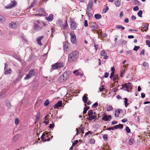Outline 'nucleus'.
I'll return each instance as SVG.
<instances>
[{"label":"nucleus","instance_id":"a18cd8bd","mask_svg":"<svg viewBox=\"0 0 150 150\" xmlns=\"http://www.w3.org/2000/svg\"><path fill=\"white\" fill-rule=\"evenodd\" d=\"M93 133V132H91V131H89L88 132H86L85 134V136H87V135H89V136L90 135H91Z\"/></svg>","mask_w":150,"mask_h":150},{"label":"nucleus","instance_id":"3c124183","mask_svg":"<svg viewBox=\"0 0 150 150\" xmlns=\"http://www.w3.org/2000/svg\"><path fill=\"white\" fill-rule=\"evenodd\" d=\"M19 119L18 118H16L15 119V123L16 125H17L19 123Z\"/></svg>","mask_w":150,"mask_h":150},{"label":"nucleus","instance_id":"4be33fe9","mask_svg":"<svg viewBox=\"0 0 150 150\" xmlns=\"http://www.w3.org/2000/svg\"><path fill=\"white\" fill-rule=\"evenodd\" d=\"M46 135V134L43 133L41 137V139L44 142H45L47 141H49L50 140V138H48V140H47L46 138H45V137Z\"/></svg>","mask_w":150,"mask_h":150},{"label":"nucleus","instance_id":"680f3d73","mask_svg":"<svg viewBox=\"0 0 150 150\" xmlns=\"http://www.w3.org/2000/svg\"><path fill=\"white\" fill-rule=\"evenodd\" d=\"M109 73L107 72H105V73L104 76L106 78H107L109 75Z\"/></svg>","mask_w":150,"mask_h":150},{"label":"nucleus","instance_id":"9d476101","mask_svg":"<svg viewBox=\"0 0 150 150\" xmlns=\"http://www.w3.org/2000/svg\"><path fill=\"white\" fill-rule=\"evenodd\" d=\"M111 118V115H107L105 114L102 118V120L105 121H110Z\"/></svg>","mask_w":150,"mask_h":150},{"label":"nucleus","instance_id":"c756f323","mask_svg":"<svg viewBox=\"0 0 150 150\" xmlns=\"http://www.w3.org/2000/svg\"><path fill=\"white\" fill-rule=\"evenodd\" d=\"M115 28L118 29H121L122 30H124L125 29V28L121 25H116L115 26Z\"/></svg>","mask_w":150,"mask_h":150},{"label":"nucleus","instance_id":"e2e57ef3","mask_svg":"<svg viewBox=\"0 0 150 150\" xmlns=\"http://www.w3.org/2000/svg\"><path fill=\"white\" fill-rule=\"evenodd\" d=\"M132 53V51L131 50L127 51L126 52V55H128L129 54L131 55Z\"/></svg>","mask_w":150,"mask_h":150},{"label":"nucleus","instance_id":"dca6fc26","mask_svg":"<svg viewBox=\"0 0 150 150\" xmlns=\"http://www.w3.org/2000/svg\"><path fill=\"white\" fill-rule=\"evenodd\" d=\"M40 112L38 113L36 117L35 120V124H36L38 122L40 119Z\"/></svg>","mask_w":150,"mask_h":150},{"label":"nucleus","instance_id":"4c0bfd02","mask_svg":"<svg viewBox=\"0 0 150 150\" xmlns=\"http://www.w3.org/2000/svg\"><path fill=\"white\" fill-rule=\"evenodd\" d=\"M133 138H130L129 142V144L130 145H132L133 143Z\"/></svg>","mask_w":150,"mask_h":150},{"label":"nucleus","instance_id":"6e6552de","mask_svg":"<svg viewBox=\"0 0 150 150\" xmlns=\"http://www.w3.org/2000/svg\"><path fill=\"white\" fill-rule=\"evenodd\" d=\"M16 2L15 1H11L10 4L5 6L6 9H10L15 6L16 4Z\"/></svg>","mask_w":150,"mask_h":150},{"label":"nucleus","instance_id":"72a5a7b5","mask_svg":"<svg viewBox=\"0 0 150 150\" xmlns=\"http://www.w3.org/2000/svg\"><path fill=\"white\" fill-rule=\"evenodd\" d=\"M109 9L108 7V6H106L105 8L102 11L103 13H105L108 11Z\"/></svg>","mask_w":150,"mask_h":150},{"label":"nucleus","instance_id":"37998d69","mask_svg":"<svg viewBox=\"0 0 150 150\" xmlns=\"http://www.w3.org/2000/svg\"><path fill=\"white\" fill-rule=\"evenodd\" d=\"M49 103V101L48 99H47L46 101L44 103V105L45 106H47Z\"/></svg>","mask_w":150,"mask_h":150},{"label":"nucleus","instance_id":"e433bc0d","mask_svg":"<svg viewBox=\"0 0 150 150\" xmlns=\"http://www.w3.org/2000/svg\"><path fill=\"white\" fill-rule=\"evenodd\" d=\"M124 103H125V107H126L129 104L128 103V99L127 98H124Z\"/></svg>","mask_w":150,"mask_h":150},{"label":"nucleus","instance_id":"7c9ffc66","mask_svg":"<svg viewBox=\"0 0 150 150\" xmlns=\"http://www.w3.org/2000/svg\"><path fill=\"white\" fill-rule=\"evenodd\" d=\"M57 63L58 64V68L59 69H60V68L63 67L64 66V63L62 62H57Z\"/></svg>","mask_w":150,"mask_h":150},{"label":"nucleus","instance_id":"4468645a","mask_svg":"<svg viewBox=\"0 0 150 150\" xmlns=\"http://www.w3.org/2000/svg\"><path fill=\"white\" fill-rule=\"evenodd\" d=\"M43 38L44 36H42L38 37L37 39V43L40 46H41L42 45V44L41 42V40Z\"/></svg>","mask_w":150,"mask_h":150},{"label":"nucleus","instance_id":"393cba45","mask_svg":"<svg viewBox=\"0 0 150 150\" xmlns=\"http://www.w3.org/2000/svg\"><path fill=\"white\" fill-rule=\"evenodd\" d=\"M83 100L84 103H86L87 102L88 98L86 94H84L83 97Z\"/></svg>","mask_w":150,"mask_h":150},{"label":"nucleus","instance_id":"a878e982","mask_svg":"<svg viewBox=\"0 0 150 150\" xmlns=\"http://www.w3.org/2000/svg\"><path fill=\"white\" fill-rule=\"evenodd\" d=\"M115 4L117 7H119L121 4L120 1L119 0H117L115 1Z\"/></svg>","mask_w":150,"mask_h":150},{"label":"nucleus","instance_id":"864d4df0","mask_svg":"<svg viewBox=\"0 0 150 150\" xmlns=\"http://www.w3.org/2000/svg\"><path fill=\"white\" fill-rule=\"evenodd\" d=\"M143 65L145 67H148V63L146 62L143 63Z\"/></svg>","mask_w":150,"mask_h":150},{"label":"nucleus","instance_id":"2f4dec72","mask_svg":"<svg viewBox=\"0 0 150 150\" xmlns=\"http://www.w3.org/2000/svg\"><path fill=\"white\" fill-rule=\"evenodd\" d=\"M94 17L97 19H99L102 17V16L100 14H97L94 15Z\"/></svg>","mask_w":150,"mask_h":150},{"label":"nucleus","instance_id":"2eb2a0df","mask_svg":"<svg viewBox=\"0 0 150 150\" xmlns=\"http://www.w3.org/2000/svg\"><path fill=\"white\" fill-rule=\"evenodd\" d=\"M9 26L12 28H16L17 26V25L16 23L15 22H11L9 24Z\"/></svg>","mask_w":150,"mask_h":150},{"label":"nucleus","instance_id":"09e8293b","mask_svg":"<svg viewBox=\"0 0 150 150\" xmlns=\"http://www.w3.org/2000/svg\"><path fill=\"white\" fill-rule=\"evenodd\" d=\"M103 138L106 141L108 139V136L107 134H105L103 135Z\"/></svg>","mask_w":150,"mask_h":150},{"label":"nucleus","instance_id":"79ce46f5","mask_svg":"<svg viewBox=\"0 0 150 150\" xmlns=\"http://www.w3.org/2000/svg\"><path fill=\"white\" fill-rule=\"evenodd\" d=\"M113 109V108L111 105L109 106L107 109V111H111Z\"/></svg>","mask_w":150,"mask_h":150},{"label":"nucleus","instance_id":"774afa93","mask_svg":"<svg viewBox=\"0 0 150 150\" xmlns=\"http://www.w3.org/2000/svg\"><path fill=\"white\" fill-rule=\"evenodd\" d=\"M91 144H94V139H90L89 142Z\"/></svg>","mask_w":150,"mask_h":150},{"label":"nucleus","instance_id":"f8f14e48","mask_svg":"<svg viewBox=\"0 0 150 150\" xmlns=\"http://www.w3.org/2000/svg\"><path fill=\"white\" fill-rule=\"evenodd\" d=\"M62 105V101H59L57 103H56L54 106V109H56L58 108L61 107Z\"/></svg>","mask_w":150,"mask_h":150},{"label":"nucleus","instance_id":"39448f33","mask_svg":"<svg viewBox=\"0 0 150 150\" xmlns=\"http://www.w3.org/2000/svg\"><path fill=\"white\" fill-rule=\"evenodd\" d=\"M96 33L98 34V36L100 35L104 38H106L107 36V34L106 33H102V30L99 29V28L97 27L95 29H94V33Z\"/></svg>","mask_w":150,"mask_h":150},{"label":"nucleus","instance_id":"f03ea898","mask_svg":"<svg viewBox=\"0 0 150 150\" xmlns=\"http://www.w3.org/2000/svg\"><path fill=\"white\" fill-rule=\"evenodd\" d=\"M70 74V72L68 71L65 72L59 78V81L62 83L65 81Z\"/></svg>","mask_w":150,"mask_h":150},{"label":"nucleus","instance_id":"13d9d810","mask_svg":"<svg viewBox=\"0 0 150 150\" xmlns=\"http://www.w3.org/2000/svg\"><path fill=\"white\" fill-rule=\"evenodd\" d=\"M89 116V117L88 118V119L89 120H91L94 119V115H91Z\"/></svg>","mask_w":150,"mask_h":150},{"label":"nucleus","instance_id":"9b49d317","mask_svg":"<svg viewBox=\"0 0 150 150\" xmlns=\"http://www.w3.org/2000/svg\"><path fill=\"white\" fill-rule=\"evenodd\" d=\"M149 24L148 23H143L142 25V28H143L145 31H146L148 29Z\"/></svg>","mask_w":150,"mask_h":150},{"label":"nucleus","instance_id":"bb28decb","mask_svg":"<svg viewBox=\"0 0 150 150\" xmlns=\"http://www.w3.org/2000/svg\"><path fill=\"white\" fill-rule=\"evenodd\" d=\"M62 25V28L63 29H65L67 28V27L68 26V25L67 23V20H65V23L63 24Z\"/></svg>","mask_w":150,"mask_h":150},{"label":"nucleus","instance_id":"c85d7f7f","mask_svg":"<svg viewBox=\"0 0 150 150\" xmlns=\"http://www.w3.org/2000/svg\"><path fill=\"white\" fill-rule=\"evenodd\" d=\"M123 124H120L118 125H115V127L116 128V129H122L123 128Z\"/></svg>","mask_w":150,"mask_h":150},{"label":"nucleus","instance_id":"bf43d9fd","mask_svg":"<svg viewBox=\"0 0 150 150\" xmlns=\"http://www.w3.org/2000/svg\"><path fill=\"white\" fill-rule=\"evenodd\" d=\"M105 89V88H104V86L103 85H102L100 88V91H103Z\"/></svg>","mask_w":150,"mask_h":150},{"label":"nucleus","instance_id":"cd10ccee","mask_svg":"<svg viewBox=\"0 0 150 150\" xmlns=\"http://www.w3.org/2000/svg\"><path fill=\"white\" fill-rule=\"evenodd\" d=\"M86 104L85 105V106H86L84 107V110L83 111V114H85L86 113L87 110L89 108V107L88 106H86Z\"/></svg>","mask_w":150,"mask_h":150},{"label":"nucleus","instance_id":"6ab92c4d","mask_svg":"<svg viewBox=\"0 0 150 150\" xmlns=\"http://www.w3.org/2000/svg\"><path fill=\"white\" fill-rule=\"evenodd\" d=\"M52 68L51 69L52 70H53L54 69H58V66L57 63H56L52 66Z\"/></svg>","mask_w":150,"mask_h":150},{"label":"nucleus","instance_id":"1a4fd4ad","mask_svg":"<svg viewBox=\"0 0 150 150\" xmlns=\"http://www.w3.org/2000/svg\"><path fill=\"white\" fill-rule=\"evenodd\" d=\"M73 73L76 76H81L83 75V72H81L79 69L75 70L73 72Z\"/></svg>","mask_w":150,"mask_h":150},{"label":"nucleus","instance_id":"f3484780","mask_svg":"<svg viewBox=\"0 0 150 150\" xmlns=\"http://www.w3.org/2000/svg\"><path fill=\"white\" fill-rule=\"evenodd\" d=\"M122 111V110L121 109H119L115 111V116L116 117H118L121 111Z\"/></svg>","mask_w":150,"mask_h":150},{"label":"nucleus","instance_id":"b1692460","mask_svg":"<svg viewBox=\"0 0 150 150\" xmlns=\"http://www.w3.org/2000/svg\"><path fill=\"white\" fill-rule=\"evenodd\" d=\"M5 71L4 72V74H10L12 72V70L11 69H5Z\"/></svg>","mask_w":150,"mask_h":150},{"label":"nucleus","instance_id":"0e129e2a","mask_svg":"<svg viewBox=\"0 0 150 150\" xmlns=\"http://www.w3.org/2000/svg\"><path fill=\"white\" fill-rule=\"evenodd\" d=\"M124 15V13L123 11H121L120 12V17L121 18Z\"/></svg>","mask_w":150,"mask_h":150},{"label":"nucleus","instance_id":"473e14b6","mask_svg":"<svg viewBox=\"0 0 150 150\" xmlns=\"http://www.w3.org/2000/svg\"><path fill=\"white\" fill-rule=\"evenodd\" d=\"M125 69L122 70L120 71V76L121 77H123L124 75V74L125 72Z\"/></svg>","mask_w":150,"mask_h":150},{"label":"nucleus","instance_id":"8fccbe9b","mask_svg":"<svg viewBox=\"0 0 150 150\" xmlns=\"http://www.w3.org/2000/svg\"><path fill=\"white\" fill-rule=\"evenodd\" d=\"M118 79V77L117 75L113 77V81L115 82V83L116 80L117 79Z\"/></svg>","mask_w":150,"mask_h":150},{"label":"nucleus","instance_id":"de8ad7c7","mask_svg":"<svg viewBox=\"0 0 150 150\" xmlns=\"http://www.w3.org/2000/svg\"><path fill=\"white\" fill-rule=\"evenodd\" d=\"M93 114V111L92 110H89L88 112V116L92 115Z\"/></svg>","mask_w":150,"mask_h":150},{"label":"nucleus","instance_id":"aec40b11","mask_svg":"<svg viewBox=\"0 0 150 150\" xmlns=\"http://www.w3.org/2000/svg\"><path fill=\"white\" fill-rule=\"evenodd\" d=\"M52 68L51 69L52 70H53L54 69H58V66L57 63H56L52 66Z\"/></svg>","mask_w":150,"mask_h":150},{"label":"nucleus","instance_id":"f704fd0d","mask_svg":"<svg viewBox=\"0 0 150 150\" xmlns=\"http://www.w3.org/2000/svg\"><path fill=\"white\" fill-rule=\"evenodd\" d=\"M42 101V100L41 99H38L36 103V105H41Z\"/></svg>","mask_w":150,"mask_h":150},{"label":"nucleus","instance_id":"20e7f679","mask_svg":"<svg viewBox=\"0 0 150 150\" xmlns=\"http://www.w3.org/2000/svg\"><path fill=\"white\" fill-rule=\"evenodd\" d=\"M36 74V72L34 69H31L30 70L26 76L24 78L25 80H28L31 78L33 76H35Z\"/></svg>","mask_w":150,"mask_h":150},{"label":"nucleus","instance_id":"0eeeda50","mask_svg":"<svg viewBox=\"0 0 150 150\" xmlns=\"http://www.w3.org/2000/svg\"><path fill=\"white\" fill-rule=\"evenodd\" d=\"M71 37V41L73 44H76V36L74 32H70V33Z\"/></svg>","mask_w":150,"mask_h":150},{"label":"nucleus","instance_id":"4d7b16f0","mask_svg":"<svg viewBox=\"0 0 150 150\" xmlns=\"http://www.w3.org/2000/svg\"><path fill=\"white\" fill-rule=\"evenodd\" d=\"M146 45H148L149 47H150V41L147 40H146Z\"/></svg>","mask_w":150,"mask_h":150},{"label":"nucleus","instance_id":"c9c22d12","mask_svg":"<svg viewBox=\"0 0 150 150\" xmlns=\"http://www.w3.org/2000/svg\"><path fill=\"white\" fill-rule=\"evenodd\" d=\"M6 21L5 18L0 15V21L4 22Z\"/></svg>","mask_w":150,"mask_h":150},{"label":"nucleus","instance_id":"412c9836","mask_svg":"<svg viewBox=\"0 0 150 150\" xmlns=\"http://www.w3.org/2000/svg\"><path fill=\"white\" fill-rule=\"evenodd\" d=\"M69 43L67 42H64V48L65 51H67L69 49Z\"/></svg>","mask_w":150,"mask_h":150},{"label":"nucleus","instance_id":"5701e85b","mask_svg":"<svg viewBox=\"0 0 150 150\" xmlns=\"http://www.w3.org/2000/svg\"><path fill=\"white\" fill-rule=\"evenodd\" d=\"M34 28L35 30H40L42 29L41 27L39 25L36 24L34 25Z\"/></svg>","mask_w":150,"mask_h":150},{"label":"nucleus","instance_id":"603ef678","mask_svg":"<svg viewBox=\"0 0 150 150\" xmlns=\"http://www.w3.org/2000/svg\"><path fill=\"white\" fill-rule=\"evenodd\" d=\"M140 48L139 46H135L133 49V50L134 51H137V50Z\"/></svg>","mask_w":150,"mask_h":150},{"label":"nucleus","instance_id":"7ed1b4c3","mask_svg":"<svg viewBox=\"0 0 150 150\" xmlns=\"http://www.w3.org/2000/svg\"><path fill=\"white\" fill-rule=\"evenodd\" d=\"M122 87L121 88V89H123L124 91L129 92L130 91L132 90V85L131 83L128 82V83H125L123 84H122Z\"/></svg>","mask_w":150,"mask_h":150},{"label":"nucleus","instance_id":"ddd939ff","mask_svg":"<svg viewBox=\"0 0 150 150\" xmlns=\"http://www.w3.org/2000/svg\"><path fill=\"white\" fill-rule=\"evenodd\" d=\"M93 6V1L92 0H89L87 5V9L89 10L91 9Z\"/></svg>","mask_w":150,"mask_h":150},{"label":"nucleus","instance_id":"49530a36","mask_svg":"<svg viewBox=\"0 0 150 150\" xmlns=\"http://www.w3.org/2000/svg\"><path fill=\"white\" fill-rule=\"evenodd\" d=\"M142 10H140L139 12L137 14L138 16L140 17H142Z\"/></svg>","mask_w":150,"mask_h":150},{"label":"nucleus","instance_id":"58836bf2","mask_svg":"<svg viewBox=\"0 0 150 150\" xmlns=\"http://www.w3.org/2000/svg\"><path fill=\"white\" fill-rule=\"evenodd\" d=\"M107 52L105 50H102L100 52V54L102 56H105Z\"/></svg>","mask_w":150,"mask_h":150},{"label":"nucleus","instance_id":"ea45409f","mask_svg":"<svg viewBox=\"0 0 150 150\" xmlns=\"http://www.w3.org/2000/svg\"><path fill=\"white\" fill-rule=\"evenodd\" d=\"M125 129L127 133H130L131 132V130L128 126H126Z\"/></svg>","mask_w":150,"mask_h":150},{"label":"nucleus","instance_id":"69168bd1","mask_svg":"<svg viewBox=\"0 0 150 150\" xmlns=\"http://www.w3.org/2000/svg\"><path fill=\"white\" fill-rule=\"evenodd\" d=\"M54 124H53H53H51L50 125L49 128H51V129H52V128L54 127Z\"/></svg>","mask_w":150,"mask_h":150},{"label":"nucleus","instance_id":"338daca9","mask_svg":"<svg viewBox=\"0 0 150 150\" xmlns=\"http://www.w3.org/2000/svg\"><path fill=\"white\" fill-rule=\"evenodd\" d=\"M78 142V140H76L74 143L72 144V146H74L75 145L77 144Z\"/></svg>","mask_w":150,"mask_h":150},{"label":"nucleus","instance_id":"5fc2aeb1","mask_svg":"<svg viewBox=\"0 0 150 150\" xmlns=\"http://www.w3.org/2000/svg\"><path fill=\"white\" fill-rule=\"evenodd\" d=\"M144 53H145V50H144V49H143L142 50L141 52H140V53L139 54L140 55H144Z\"/></svg>","mask_w":150,"mask_h":150},{"label":"nucleus","instance_id":"6e6d98bb","mask_svg":"<svg viewBox=\"0 0 150 150\" xmlns=\"http://www.w3.org/2000/svg\"><path fill=\"white\" fill-rule=\"evenodd\" d=\"M49 120L45 119L44 120L43 122L46 124V125H47L49 123Z\"/></svg>","mask_w":150,"mask_h":150},{"label":"nucleus","instance_id":"a19ab883","mask_svg":"<svg viewBox=\"0 0 150 150\" xmlns=\"http://www.w3.org/2000/svg\"><path fill=\"white\" fill-rule=\"evenodd\" d=\"M52 115H50L49 114H47L45 116V119H47L48 120H49V119H50V117H52Z\"/></svg>","mask_w":150,"mask_h":150},{"label":"nucleus","instance_id":"f257e3e1","mask_svg":"<svg viewBox=\"0 0 150 150\" xmlns=\"http://www.w3.org/2000/svg\"><path fill=\"white\" fill-rule=\"evenodd\" d=\"M79 56V52L76 50L73 51L70 53L68 55V62L70 63L74 62L78 58Z\"/></svg>","mask_w":150,"mask_h":150},{"label":"nucleus","instance_id":"052dcab7","mask_svg":"<svg viewBox=\"0 0 150 150\" xmlns=\"http://www.w3.org/2000/svg\"><path fill=\"white\" fill-rule=\"evenodd\" d=\"M139 9V7L137 6H135L133 8V10L134 11H137Z\"/></svg>","mask_w":150,"mask_h":150},{"label":"nucleus","instance_id":"a211bd4d","mask_svg":"<svg viewBox=\"0 0 150 150\" xmlns=\"http://www.w3.org/2000/svg\"><path fill=\"white\" fill-rule=\"evenodd\" d=\"M53 19V15L52 14H50L48 17L46 18V19L49 21H52Z\"/></svg>","mask_w":150,"mask_h":150},{"label":"nucleus","instance_id":"c03bdc74","mask_svg":"<svg viewBox=\"0 0 150 150\" xmlns=\"http://www.w3.org/2000/svg\"><path fill=\"white\" fill-rule=\"evenodd\" d=\"M39 11L42 14H44L45 13V11L44 10V9L42 8H40L39 9Z\"/></svg>","mask_w":150,"mask_h":150},{"label":"nucleus","instance_id":"423d86ee","mask_svg":"<svg viewBox=\"0 0 150 150\" xmlns=\"http://www.w3.org/2000/svg\"><path fill=\"white\" fill-rule=\"evenodd\" d=\"M71 23L70 27L71 28L72 30H75L77 26V24L74 21L73 19H71L70 21Z\"/></svg>","mask_w":150,"mask_h":150}]
</instances>
